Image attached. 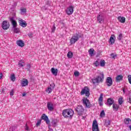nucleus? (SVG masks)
<instances>
[{
    "label": "nucleus",
    "mask_w": 131,
    "mask_h": 131,
    "mask_svg": "<svg viewBox=\"0 0 131 131\" xmlns=\"http://www.w3.org/2000/svg\"><path fill=\"white\" fill-rule=\"evenodd\" d=\"M74 115V111L71 108H67L62 111V116L64 118H70L71 119Z\"/></svg>",
    "instance_id": "obj_1"
},
{
    "label": "nucleus",
    "mask_w": 131,
    "mask_h": 131,
    "mask_svg": "<svg viewBox=\"0 0 131 131\" xmlns=\"http://www.w3.org/2000/svg\"><path fill=\"white\" fill-rule=\"evenodd\" d=\"M80 37H81V35H80L79 34L76 33L71 37L70 39V43H71V45L75 43L76 41L79 40V38H80Z\"/></svg>",
    "instance_id": "obj_2"
},
{
    "label": "nucleus",
    "mask_w": 131,
    "mask_h": 131,
    "mask_svg": "<svg viewBox=\"0 0 131 131\" xmlns=\"http://www.w3.org/2000/svg\"><path fill=\"white\" fill-rule=\"evenodd\" d=\"M82 103L85 108H91L92 107V104L90 100L88 99L86 97H83L82 99Z\"/></svg>",
    "instance_id": "obj_3"
},
{
    "label": "nucleus",
    "mask_w": 131,
    "mask_h": 131,
    "mask_svg": "<svg viewBox=\"0 0 131 131\" xmlns=\"http://www.w3.org/2000/svg\"><path fill=\"white\" fill-rule=\"evenodd\" d=\"M80 95L81 96L85 95L86 97H90V95H91V94L90 93V89H89V87L85 86L82 89L80 92Z\"/></svg>",
    "instance_id": "obj_4"
},
{
    "label": "nucleus",
    "mask_w": 131,
    "mask_h": 131,
    "mask_svg": "<svg viewBox=\"0 0 131 131\" xmlns=\"http://www.w3.org/2000/svg\"><path fill=\"white\" fill-rule=\"evenodd\" d=\"M74 7H73L72 5H70L66 10V13L69 15H72V14H73V12H74Z\"/></svg>",
    "instance_id": "obj_5"
},
{
    "label": "nucleus",
    "mask_w": 131,
    "mask_h": 131,
    "mask_svg": "<svg viewBox=\"0 0 131 131\" xmlns=\"http://www.w3.org/2000/svg\"><path fill=\"white\" fill-rule=\"evenodd\" d=\"M76 111L78 115H82L84 111V108H83V107L82 105H78L76 108Z\"/></svg>",
    "instance_id": "obj_6"
},
{
    "label": "nucleus",
    "mask_w": 131,
    "mask_h": 131,
    "mask_svg": "<svg viewBox=\"0 0 131 131\" xmlns=\"http://www.w3.org/2000/svg\"><path fill=\"white\" fill-rule=\"evenodd\" d=\"M10 27V23L7 20H4L2 23V28L4 30H7V29H9Z\"/></svg>",
    "instance_id": "obj_7"
},
{
    "label": "nucleus",
    "mask_w": 131,
    "mask_h": 131,
    "mask_svg": "<svg viewBox=\"0 0 131 131\" xmlns=\"http://www.w3.org/2000/svg\"><path fill=\"white\" fill-rule=\"evenodd\" d=\"M92 131H99V126L98 125V122L94 120L92 124Z\"/></svg>",
    "instance_id": "obj_8"
},
{
    "label": "nucleus",
    "mask_w": 131,
    "mask_h": 131,
    "mask_svg": "<svg viewBox=\"0 0 131 131\" xmlns=\"http://www.w3.org/2000/svg\"><path fill=\"white\" fill-rule=\"evenodd\" d=\"M54 88H55V84L54 83L51 84L46 90V93H47V94H51Z\"/></svg>",
    "instance_id": "obj_9"
},
{
    "label": "nucleus",
    "mask_w": 131,
    "mask_h": 131,
    "mask_svg": "<svg viewBox=\"0 0 131 131\" xmlns=\"http://www.w3.org/2000/svg\"><path fill=\"white\" fill-rule=\"evenodd\" d=\"M18 23L19 26L21 27H26V26H27V23H26V21L24 20L21 18L18 19Z\"/></svg>",
    "instance_id": "obj_10"
},
{
    "label": "nucleus",
    "mask_w": 131,
    "mask_h": 131,
    "mask_svg": "<svg viewBox=\"0 0 131 131\" xmlns=\"http://www.w3.org/2000/svg\"><path fill=\"white\" fill-rule=\"evenodd\" d=\"M105 83L107 86H111V85L113 83V81H112V78L111 77H108L106 78Z\"/></svg>",
    "instance_id": "obj_11"
},
{
    "label": "nucleus",
    "mask_w": 131,
    "mask_h": 131,
    "mask_svg": "<svg viewBox=\"0 0 131 131\" xmlns=\"http://www.w3.org/2000/svg\"><path fill=\"white\" fill-rule=\"evenodd\" d=\"M47 108L49 111H54V104L53 103L48 102Z\"/></svg>",
    "instance_id": "obj_12"
},
{
    "label": "nucleus",
    "mask_w": 131,
    "mask_h": 131,
    "mask_svg": "<svg viewBox=\"0 0 131 131\" xmlns=\"http://www.w3.org/2000/svg\"><path fill=\"white\" fill-rule=\"evenodd\" d=\"M96 78L98 81V83L103 82V80H104V74H100Z\"/></svg>",
    "instance_id": "obj_13"
},
{
    "label": "nucleus",
    "mask_w": 131,
    "mask_h": 131,
    "mask_svg": "<svg viewBox=\"0 0 131 131\" xmlns=\"http://www.w3.org/2000/svg\"><path fill=\"white\" fill-rule=\"evenodd\" d=\"M10 20L11 22V24L12 25L13 28L17 27V21H16V20H15V18H14V17H11L10 18Z\"/></svg>",
    "instance_id": "obj_14"
},
{
    "label": "nucleus",
    "mask_w": 131,
    "mask_h": 131,
    "mask_svg": "<svg viewBox=\"0 0 131 131\" xmlns=\"http://www.w3.org/2000/svg\"><path fill=\"white\" fill-rule=\"evenodd\" d=\"M109 42L110 43H111V45H113V43L115 42V35H111V36L110 38Z\"/></svg>",
    "instance_id": "obj_15"
},
{
    "label": "nucleus",
    "mask_w": 131,
    "mask_h": 131,
    "mask_svg": "<svg viewBox=\"0 0 131 131\" xmlns=\"http://www.w3.org/2000/svg\"><path fill=\"white\" fill-rule=\"evenodd\" d=\"M97 21L99 23L102 24L104 22V17L101 15H99L97 16Z\"/></svg>",
    "instance_id": "obj_16"
},
{
    "label": "nucleus",
    "mask_w": 131,
    "mask_h": 131,
    "mask_svg": "<svg viewBox=\"0 0 131 131\" xmlns=\"http://www.w3.org/2000/svg\"><path fill=\"white\" fill-rule=\"evenodd\" d=\"M21 86H26L28 85V80L26 79H23L21 82Z\"/></svg>",
    "instance_id": "obj_17"
},
{
    "label": "nucleus",
    "mask_w": 131,
    "mask_h": 131,
    "mask_svg": "<svg viewBox=\"0 0 131 131\" xmlns=\"http://www.w3.org/2000/svg\"><path fill=\"white\" fill-rule=\"evenodd\" d=\"M41 118L43 119V120H45L47 123H50L49 118L47 116V115H46V114H43Z\"/></svg>",
    "instance_id": "obj_18"
},
{
    "label": "nucleus",
    "mask_w": 131,
    "mask_h": 131,
    "mask_svg": "<svg viewBox=\"0 0 131 131\" xmlns=\"http://www.w3.org/2000/svg\"><path fill=\"white\" fill-rule=\"evenodd\" d=\"M110 124H111V120H110V119L104 120V125L105 126L108 127Z\"/></svg>",
    "instance_id": "obj_19"
},
{
    "label": "nucleus",
    "mask_w": 131,
    "mask_h": 131,
    "mask_svg": "<svg viewBox=\"0 0 131 131\" xmlns=\"http://www.w3.org/2000/svg\"><path fill=\"white\" fill-rule=\"evenodd\" d=\"M16 43L19 47H21V48H23L24 46V42L22 40H17Z\"/></svg>",
    "instance_id": "obj_20"
},
{
    "label": "nucleus",
    "mask_w": 131,
    "mask_h": 131,
    "mask_svg": "<svg viewBox=\"0 0 131 131\" xmlns=\"http://www.w3.org/2000/svg\"><path fill=\"white\" fill-rule=\"evenodd\" d=\"M114 103V100L113 99L110 98L107 99V105L111 106Z\"/></svg>",
    "instance_id": "obj_21"
},
{
    "label": "nucleus",
    "mask_w": 131,
    "mask_h": 131,
    "mask_svg": "<svg viewBox=\"0 0 131 131\" xmlns=\"http://www.w3.org/2000/svg\"><path fill=\"white\" fill-rule=\"evenodd\" d=\"M118 20L121 23H125V17L119 16L118 17Z\"/></svg>",
    "instance_id": "obj_22"
},
{
    "label": "nucleus",
    "mask_w": 131,
    "mask_h": 131,
    "mask_svg": "<svg viewBox=\"0 0 131 131\" xmlns=\"http://www.w3.org/2000/svg\"><path fill=\"white\" fill-rule=\"evenodd\" d=\"M51 72L53 75H55V76H57V74L58 73V69H55V68H52L51 69Z\"/></svg>",
    "instance_id": "obj_23"
},
{
    "label": "nucleus",
    "mask_w": 131,
    "mask_h": 131,
    "mask_svg": "<svg viewBox=\"0 0 131 131\" xmlns=\"http://www.w3.org/2000/svg\"><path fill=\"white\" fill-rule=\"evenodd\" d=\"M122 78H123V76L120 75L116 77V81H120V80H122Z\"/></svg>",
    "instance_id": "obj_24"
},
{
    "label": "nucleus",
    "mask_w": 131,
    "mask_h": 131,
    "mask_svg": "<svg viewBox=\"0 0 131 131\" xmlns=\"http://www.w3.org/2000/svg\"><path fill=\"white\" fill-rule=\"evenodd\" d=\"M113 108L114 110H115V111H117L119 108V106L115 103H114L113 104Z\"/></svg>",
    "instance_id": "obj_25"
},
{
    "label": "nucleus",
    "mask_w": 131,
    "mask_h": 131,
    "mask_svg": "<svg viewBox=\"0 0 131 131\" xmlns=\"http://www.w3.org/2000/svg\"><path fill=\"white\" fill-rule=\"evenodd\" d=\"M124 122L125 124H129L131 122V120L129 118H126L124 119Z\"/></svg>",
    "instance_id": "obj_26"
},
{
    "label": "nucleus",
    "mask_w": 131,
    "mask_h": 131,
    "mask_svg": "<svg viewBox=\"0 0 131 131\" xmlns=\"http://www.w3.org/2000/svg\"><path fill=\"white\" fill-rule=\"evenodd\" d=\"M67 57L69 59H71L73 57V53L71 52H69L67 54Z\"/></svg>",
    "instance_id": "obj_27"
},
{
    "label": "nucleus",
    "mask_w": 131,
    "mask_h": 131,
    "mask_svg": "<svg viewBox=\"0 0 131 131\" xmlns=\"http://www.w3.org/2000/svg\"><path fill=\"white\" fill-rule=\"evenodd\" d=\"M10 79L12 81H15L16 80V77H15V74H13L10 75Z\"/></svg>",
    "instance_id": "obj_28"
},
{
    "label": "nucleus",
    "mask_w": 131,
    "mask_h": 131,
    "mask_svg": "<svg viewBox=\"0 0 131 131\" xmlns=\"http://www.w3.org/2000/svg\"><path fill=\"white\" fill-rule=\"evenodd\" d=\"M94 52H95V50H94V49H91L89 51V54L91 57L94 55Z\"/></svg>",
    "instance_id": "obj_29"
},
{
    "label": "nucleus",
    "mask_w": 131,
    "mask_h": 131,
    "mask_svg": "<svg viewBox=\"0 0 131 131\" xmlns=\"http://www.w3.org/2000/svg\"><path fill=\"white\" fill-rule=\"evenodd\" d=\"M92 82H93V83L94 84H96V83H99V82L97 79V78H95L94 79H92Z\"/></svg>",
    "instance_id": "obj_30"
},
{
    "label": "nucleus",
    "mask_w": 131,
    "mask_h": 131,
    "mask_svg": "<svg viewBox=\"0 0 131 131\" xmlns=\"http://www.w3.org/2000/svg\"><path fill=\"white\" fill-rule=\"evenodd\" d=\"M20 13L22 15H24V14H26V9L21 8L20 9Z\"/></svg>",
    "instance_id": "obj_31"
},
{
    "label": "nucleus",
    "mask_w": 131,
    "mask_h": 131,
    "mask_svg": "<svg viewBox=\"0 0 131 131\" xmlns=\"http://www.w3.org/2000/svg\"><path fill=\"white\" fill-rule=\"evenodd\" d=\"M24 65H25L24 61H23L22 60L19 61V62H18L19 67H23V66H24Z\"/></svg>",
    "instance_id": "obj_32"
},
{
    "label": "nucleus",
    "mask_w": 131,
    "mask_h": 131,
    "mask_svg": "<svg viewBox=\"0 0 131 131\" xmlns=\"http://www.w3.org/2000/svg\"><path fill=\"white\" fill-rule=\"evenodd\" d=\"M123 37V36L122 35V34L120 33L118 35L117 38L119 40H121Z\"/></svg>",
    "instance_id": "obj_33"
},
{
    "label": "nucleus",
    "mask_w": 131,
    "mask_h": 131,
    "mask_svg": "<svg viewBox=\"0 0 131 131\" xmlns=\"http://www.w3.org/2000/svg\"><path fill=\"white\" fill-rule=\"evenodd\" d=\"M100 66H101V67H104V66H105V60H101L100 61Z\"/></svg>",
    "instance_id": "obj_34"
},
{
    "label": "nucleus",
    "mask_w": 131,
    "mask_h": 131,
    "mask_svg": "<svg viewBox=\"0 0 131 131\" xmlns=\"http://www.w3.org/2000/svg\"><path fill=\"white\" fill-rule=\"evenodd\" d=\"M14 32L15 33H19V32H20V30L18 28H16V27L14 28Z\"/></svg>",
    "instance_id": "obj_35"
},
{
    "label": "nucleus",
    "mask_w": 131,
    "mask_h": 131,
    "mask_svg": "<svg viewBox=\"0 0 131 131\" xmlns=\"http://www.w3.org/2000/svg\"><path fill=\"white\" fill-rule=\"evenodd\" d=\"M99 102H103V94H101L98 99Z\"/></svg>",
    "instance_id": "obj_36"
},
{
    "label": "nucleus",
    "mask_w": 131,
    "mask_h": 131,
    "mask_svg": "<svg viewBox=\"0 0 131 131\" xmlns=\"http://www.w3.org/2000/svg\"><path fill=\"white\" fill-rule=\"evenodd\" d=\"M100 117H105V112L104 110L102 111L100 115Z\"/></svg>",
    "instance_id": "obj_37"
},
{
    "label": "nucleus",
    "mask_w": 131,
    "mask_h": 131,
    "mask_svg": "<svg viewBox=\"0 0 131 131\" xmlns=\"http://www.w3.org/2000/svg\"><path fill=\"white\" fill-rule=\"evenodd\" d=\"M94 64L95 66L97 67L98 66H99V65H100V61H99V60H96L95 62H94Z\"/></svg>",
    "instance_id": "obj_38"
},
{
    "label": "nucleus",
    "mask_w": 131,
    "mask_h": 131,
    "mask_svg": "<svg viewBox=\"0 0 131 131\" xmlns=\"http://www.w3.org/2000/svg\"><path fill=\"white\" fill-rule=\"evenodd\" d=\"M118 102H119V105H121L122 103H123V100L122 99V98H119Z\"/></svg>",
    "instance_id": "obj_39"
},
{
    "label": "nucleus",
    "mask_w": 131,
    "mask_h": 131,
    "mask_svg": "<svg viewBox=\"0 0 131 131\" xmlns=\"http://www.w3.org/2000/svg\"><path fill=\"white\" fill-rule=\"evenodd\" d=\"M28 35L30 38H32L33 37V33L32 32L29 33Z\"/></svg>",
    "instance_id": "obj_40"
},
{
    "label": "nucleus",
    "mask_w": 131,
    "mask_h": 131,
    "mask_svg": "<svg viewBox=\"0 0 131 131\" xmlns=\"http://www.w3.org/2000/svg\"><path fill=\"white\" fill-rule=\"evenodd\" d=\"M75 76H79V72L78 71H76L74 72Z\"/></svg>",
    "instance_id": "obj_41"
},
{
    "label": "nucleus",
    "mask_w": 131,
    "mask_h": 131,
    "mask_svg": "<svg viewBox=\"0 0 131 131\" xmlns=\"http://www.w3.org/2000/svg\"><path fill=\"white\" fill-rule=\"evenodd\" d=\"M111 56L113 59H115V58H116V55H114V53H112Z\"/></svg>",
    "instance_id": "obj_42"
},
{
    "label": "nucleus",
    "mask_w": 131,
    "mask_h": 131,
    "mask_svg": "<svg viewBox=\"0 0 131 131\" xmlns=\"http://www.w3.org/2000/svg\"><path fill=\"white\" fill-rule=\"evenodd\" d=\"M6 89H4V88H2L1 89V94H5V93H6Z\"/></svg>",
    "instance_id": "obj_43"
},
{
    "label": "nucleus",
    "mask_w": 131,
    "mask_h": 131,
    "mask_svg": "<svg viewBox=\"0 0 131 131\" xmlns=\"http://www.w3.org/2000/svg\"><path fill=\"white\" fill-rule=\"evenodd\" d=\"M10 129V130L14 131V130H15V129H16V126H13L12 127H11Z\"/></svg>",
    "instance_id": "obj_44"
},
{
    "label": "nucleus",
    "mask_w": 131,
    "mask_h": 131,
    "mask_svg": "<svg viewBox=\"0 0 131 131\" xmlns=\"http://www.w3.org/2000/svg\"><path fill=\"white\" fill-rule=\"evenodd\" d=\"M55 30H56V27L54 25L52 28V32H55Z\"/></svg>",
    "instance_id": "obj_45"
},
{
    "label": "nucleus",
    "mask_w": 131,
    "mask_h": 131,
    "mask_svg": "<svg viewBox=\"0 0 131 131\" xmlns=\"http://www.w3.org/2000/svg\"><path fill=\"white\" fill-rule=\"evenodd\" d=\"M14 90H12L10 93V96H14Z\"/></svg>",
    "instance_id": "obj_46"
},
{
    "label": "nucleus",
    "mask_w": 131,
    "mask_h": 131,
    "mask_svg": "<svg viewBox=\"0 0 131 131\" xmlns=\"http://www.w3.org/2000/svg\"><path fill=\"white\" fill-rule=\"evenodd\" d=\"M41 122L40 121H38L36 124V126H38V125H39L40 124Z\"/></svg>",
    "instance_id": "obj_47"
},
{
    "label": "nucleus",
    "mask_w": 131,
    "mask_h": 131,
    "mask_svg": "<svg viewBox=\"0 0 131 131\" xmlns=\"http://www.w3.org/2000/svg\"><path fill=\"white\" fill-rule=\"evenodd\" d=\"M46 5H47V6H50V5H51V2L50 1H47L46 3Z\"/></svg>",
    "instance_id": "obj_48"
},
{
    "label": "nucleus",
    "mask_w": 131,
    "mask_h": 131,
    "mask_svg": "<svg viewBox=\"0 0 131 131\" xmlns=\"http://www.w3.org/2000/svg\"><path fill=\"white\" fill-rule=\"evenodd\" d=\"M26 130H29V128L28 127L27 125H26Z\"/></svg>",
    "instance_id": "obj_49"
},
{
    "label": "nucleus",
    "mask_w": 131,
    "mask_h": 131,
    "mask_svg": "<svg viewBox=\"0 0 131 131\" xmlns=\"http://www.w3.org/2000/svg\"><path fill=\"white\" fill-rule=\"evenodd\" d=\"M2 77H3V73H0V79H2Z\"/></svg>",
    "instance_id": "obj_50"
},
{
    "label": "nucleus",
    "mask_w": 131,
    "mask_h": 131,
    "mask_svg": "<svg viewBox=\"0 0 131 131\" xmlns=\"http://www.w3.org/2000/svg\"><path fill=\"white\" fill-rule=\"evenodd\" d=\"M99 102L100 105L102 106L103 105V103H102L103 101H99Z\"/></svg>",
    "instance_id": "obj_51"
},
{
    "label": "nucleus",
    "mask_w": 131,
    "mask_h": 131,
    "mask_svg": "<svg viewBox=\"0 0 131 131\" xmlns=\"http://www.w3.org/2000/svg\"><path fill=\"white\" fill-rule=\"evenodd\" d=\"M42 10L43 11V10H47V8H46V7H42Z\"/></svg>",
    "instance_id": "obj_52"
},
{
    "label": "nucleus",
    "mask_w": 131,
    "mask_h": 131,
    "mask_svg": "<svg viewBox=\"0 0 131 131\" xmlns=\"http://www.w3.org/2000/svg\"><path fill=\"white\" fill-rule=\"evenodd\" d=\"M25 96H26V93L24 92V93L23 94V97H25Z\"/></svg>",
    "instance_id": "obj_53"
},
{
    "label": "nucleus",
    "mask_w": 131,
    "mask_h": 131,
    "mask_svg": "<svg viewBox=\"0 0 131 131\" xmlns=\"http://www.w3.org/2000/svg\"><path fill=\"white\" fill-rule=\"evenodd\" d=\"M27 67H28V68H30V64H28L27 65Z\"/></svg>",
    "instance_id": "obj_54"
},
{
    "label": "nucleus",
    "mask_w": 131,
    "mask_h": 131,
    "mask_svg": "<svg viewBox=\"0 0 131 131\" xmlns=\"http://www.w3.org/2000/svg\"><path fill=\"white\" fill-rule=\"evenodd\" d=\"M129 128L130 130H131V125L129 126Z\"/></svg>",
    "instance_id": "obj_55"
}]
</instances>
